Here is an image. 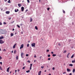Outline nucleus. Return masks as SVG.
<instances>
[{"mask_svg": "<svg viewBox=\"0 0 75 75\" xmlns=\"http://www.w3.org/2000/svg\"><path fill=\"white\" fill-rule=\"evenodd\" d=\"M32 47H35V43H32L31 44Z\"/></svg>", "mask_w": 75, "mask_h": 75, "instance_id": "nucleus-1", "label": "nucleus"}, {"mask_svg": "<svg viewBox=\"0 0 75 75\" xmlns=\"http://www.w3.org/2000/svg\"><path fill=\"white\" fill-rule=\"evenodd\" d=\"M4 42L3 41V40H0V44H3Z\"/></svg>", "mask_w": 75, "mask_h": 75, "instance_id": "nucleus-2", "label": "nucleus"}, {"mask_svg": "<svg viewBox=\"0 0 75 75\" xmlns=\"http://www.w3.org/2000/svg\"><path fill=\"white\" fill-rule=\"evenodd\" d=\"M23 55H24V53L23 52H22L21 53V58H24V57H23Z\"/></svg>", "mask_w": 75, "mask_h": 75, "instance_id": "nucleus-3", "label": "nucleus"}, {"mask_svg": "<svg viewBox=\"0 0 75 75\" xmlns=\"http://www.w3.org/2000/svg\"><path fill=\"white\" fill-rule=\"evenodd\" d=\"M24 47V45L23 44H22L21 46L20 47V49H22V48H23Z\"/></svg>", "mask_w": 75, "mask_h": 75, "instance_id": "nucleus-4", "label": "nucleus"}, {"mask_svg": "<svg viewBox=\"0 0 75 75\" xmlns=\"http://www.w3.org/2000/svg\"><path fill=\"white\" fill-rule=\"evenodd\" d=\"M3 32V30L2 29L0 30V33L1 34H3V33H2Z\"/></svg>", "mask_w": 75, "mask_h": 75, "instance_id": "nucleus-5", "label": "nucleus"}, {"mask_svg": "<svg viewBox=\"0 0 75 75\" xmlns=\"http://www.w3.org/2000/svg\"><path fill=\"white\" fill-rule=\"evenodd\" d=\"M33 65V64H30V70H31L32 68V66Z\"/></svg>", "mask_w": 75, "mask_h": 75, "instance_id": "nucleus-6", "label": "nucleus"}, {"mask_svg": "<svg viewBox=\"0 0 75 75\" xmlns=\"http://www.w3.org/2000/svg\"><path fill=\"white\" fill-rule=\"evenodd\" d=\"M21 8V11H24V7H22Z\"/></svg>", "mask_w": 75, "mask_h": 75, "instance_id": "nucleus-7", "label": "nucleus"}, {"mask_svg": "<svg viewBox=\"0 0 75 75\" xmlns=\"http://www.w3.org/2000/svg\"><path fill=\"white\" fill-rule=\"evenodd\" d=\"M17 45V44H15V45L13 46V48L14 49L16 47V46Z\"/></svg>", "mask_w": 75, "mask_h": 75, "instance_id": "nucleus-8", "label": "nucleus"}, {"mask_svg": "<svg viewBox=\"0 0 75 75\" xmlns=\"http://www.w3.org/2000/svg\"><path fill=\"white\" fill-rule=\"evenodd\" d=\"M6 13L7 14H8L10 13V11H6Z\"/></svg>", "mask_w": 75, "mask_h": 75, "instance_id": "nucleus-9", "label": "nucleus"}, {"mask_svg": "<svg viewBox=\"0 0 75 75\" xmlns=\"http://www.w3.org/2000/svg\"><path fill=\"white\" fill-rule=\"evenodd\" d=\"M10 67H8L7 69V72H9V69H10Z\"/></svg>", "mask_w": 75, "mask_h": 75, "instance_id": "nucleus-10", "label": "nucleus"}, {"mask_svg": "<svg viewBox=\"0 0 75 75\" xmlns=\"http://www.w3.org/2000/svg\"><path fill=\"white\" fill-rule=\"evenodd\" d=\"M67 71L68 72H70V71H71V70L69 69H67Z\"/></svg>", "mask_w": 75, "mask_h": 75, "instance_id": "nucleus-11", "label": "nucleus"}, {"mask_svg": "<svg viewBox=\"0 0 75 75\" xmlns=\"http://www.w3.org/2000/svg\"><path fill=\"white\" fill-rule=\"evenodd\" d=\"M18 11V9H15V12H17V11Z\"/></svg>", "mask_w": 75, "mask_h": 75, "instance_id": "nucleus-12", "label": "nucleus"}, {"mask_svg": "<svg viewBox=\"0 0 75 75\" xmlns=\"http://www.w3.org/2000/svg\"><path fill=\"white\" fill-rule=\"evenodd\" d=\"M18 6L19 7H20L21 6V4H18Z\"/></svg>", "mask_w": 75, "mask_h": 75, "instance_id": "nucleus-13", "label": "nucleus"}, {"mask_svg": "<svg viewBox=\"0 0 75 75\" xmlns=\"http://www.w3.org/2000/svg\"><path fill=\"white\" fill-rule=\"evenodd\" d=\"M3 38H4L3 36H1L0 37V40H1V39H3Z\"/></svg>", "mask_w": 75, "mask_h": 75, "instance_id": "nucleus-14", "label": "nucleus"}, {"mask_svg": "<svg viewBox=\"0 0 75 75\" xmlns=\"http://www.w3.org/2000/svg\"><path fill=\"white\" fill-rule=\"evenodd\" d=\"M69 54H70V53H69L68 54H67V58H69V57H68L69 56Z\"/></svg>", "mask_w": 75, "mask_h": 75, "instance_id": "nucleus-15", "label": "nucleus"}, {"mask_svg": "<svg viewBox=\"0 0 75 75\" xmlns=\"http://www.w3.org/2000/svg\"><path fill=\"white\" fill-rule=\"evenodd\" d=\"M16 52H17V51H16V50H15L14 51V54H16Z\"/></svg>", "mask_w": 75, "mask_h": 75, "instance_id": "nucleus-16", "label": "nucleus"}, {"mask_svg": "<svg viewBox=\"0 0 75 75\" xmlns=\"http://www.w3.org/2000/svg\"><path fill=\"white\" fill-rule=\"evenodd\" d=\"M41 71H40L39 72V73L38 75H41Z\"/></svg>", "mask_w": 75, "mask_h": 75, "instance_id": "nucleus-17", "label": "nucleus"}, {"mask_svg": "<svg viewBox=\"0 0 75 75\" xmlns=\"http://www.w3.org/2000/svg\"><path fill=\"white\" fill-rule=\"evenodd\" d=\"M14 35V34L13 33H11V37H12V36H13Z\"/></svg>", "mask_w": 75, "mask_h": 75, "instance_id": "nucleus-18", "label": "nucleus"}, {"mask_svg": "<svg viewBox=\"0 0 75 75\" xmlns=\"http://www.w3.org/2000/svg\"><path fill=\"white\" fill-rule=\"evenodd\" d=\"M75 72V69H74L72 71V72H73V73H74V72Z\"/></svg>", "mask_w": 75, "mask_h": 75, "instance_id": "nucleus-19", "label": "nucleus"}, {"mask_svg": "<svg viewBox=\"0 0 75 75\" xmlns=\"http://www.w3.org/2000/svg\"><path fill=\"white\" fill-rule=\"evenodd\" d=\"M30 72V70H28V71H26V72L27 73H28L29 72Z\"/></svg>", "mask_w": 75, "mask_h": 75, "instance_id": "nucleus-20", "label": "nucleus"}, {"mask_svg": "<svg viewBox=\"0 0 75 75\" xmlns=\"http://www.w3.org/2000/svg\"><path fill=\"white\" fill-rule=\"evenodd\" d=\"M33 21V19L31 18H30V22H31Z\"/></svg>", "mask_w": 75, "mask_h": 75, "instance_id": "nucleus-21", "label": "nucleus"}, {"mask_svg": "<svg viewBox=\"0 0 75 75\" xmlns=\"http://www.w3.org/2000/svg\"><path fill=\"white\" fill-rule=\"evenodd\" d=\"M69 66H70V67H72V66H73V64H70L69 65Z\"/></svg>", "mask_w": 75, "mask_h": 75, "instance_id": "nucleus-22", "label": "nucleus"}, {"mask_svg": "<svg viewBox=\"0 0 75 75\" xmlns=\"http://www.w3.org/2000/svg\"><path fill=\"white\" fill-rule=\"evenodd\" d=\"M74 62H75V59L74 60L72 61V63H74Z\"/></svg>", "mask_w": 75, "mask_h": 75, "instance_id": "nucleus-23", "label": "nucleus"}, {"mask_svg": "<svg viewBox=\"0 0 75 75\" xmlns=\"http://www.w3.org/2000/svg\"><path fill=\"white\" fill-rule=\"evenodd\" d=\"M35 28L36 30H38V28H37V26H35Z\"/></svg>", "mask_w": 75, "mask_h": 75, "instance_id": "nucleus-24", "label": "nucleus"}, {"mask_svg": "<svg viewBox=\"0 0 75 75\" xmlns=\"http://www.w3.org/2000/svg\"><path fill=\"white\" fill-rule=\"evenodd\" d=\"M16 59H18V56H16Z\"/></svg>", "mask_w": 75, "mask_h": 75, "instance_id": "nucleus-25", "label": "nucleus"}, {"mask_svg": "<svg viewBox=\"0 0 75 75\" xmlns=\"http://www.w3.org/2000/svg\"><path fill=\"white\" fill-rule=\"evenodd\" d=\"M74 54H73L72 56L71 57V58H74Z\"/></svg>", "mask_w": 75, "mask_h": 75, "instance_id": "nucleus-26", "label": "nucleus"}, {"mask_svg": "<svg viewBox=\"0 0 75 75\" xmlns=\"http://www.w3.org/2000/svg\"><path fill=\"white\" fill-rule=\"evenodd\" d=\"M8 3H11V2L10 1V0H9L8 1Z\"/></svg>", "mask_w": 75, "mask_h": 75, "instance_id": "nucleus-27", "label": "nucleus"}, {"mask_svg": "<svg viewBox=\"0 0 75 75\" xmlns=\"http://www.w3.org/2000/svg\"><path fill=\"white\" fill-rule=\"evenodd\" d=\"M56 56V54H53L52 55V56L53 57H55Z\"/></svg>", "mask_w": 75, "mask_h": 75, "instance_id": "nucleus-28", "label": "nucleus"}, {"mask_svg": "<svg viewBox=\"0 0 75 75\" xmlns=\"http://www.w3.org/2000/svg\"><path fill=\"white\" fill-rule=\"evenodd\" d=\"M66 52H67V51L66 50H65L63 52V53H64V54H65V53H66Z\"/></svg>", "mask_w": 75, "mask_h": 75, "instance_id": "nucleus-29", "label": "nucleus"}, {"mask_svg": "<svg viewBox=\"0 0 75 75\" xmlns=\"http://www.w3.org/2000/svg\"><path fill=\"white\" fill-rule=\"evenodd\" d=\"M0 69H1V70H2L3 69H2V67H1L0 66Z\"/></svg>", "mask_w": 75, "mask_h": 75, "instance_id": "nucleus-30", "label": "nucleus"}, {"mask_svg": "<svg viewBox=\"0 0 75 75\" xmlns=\"http://www.w3.org/2000/svg\"><path fill=\"white\" fill-rule=\"evenodd\" d=\"M3 24L1 22H0V25H1Z\"/></svg>", "mask_w": 75, "mask_h": 75, "instance_id": "nucleus-31", "label": "nucleus"}, {"mask_svg": "<svg viewBox=\"0 0 75 75\" xmlns=\"http://www.w3.org/2000/svg\"><path fill=\"white\" fill-rule=\"evenodd\" d=\"M50 8H47V10L48 11H49V10H50Z\"/></svg>", "mask_w": 75, "mask_h": 75, "instance_id": "nucleus-32", "label": "nucleus"}, {"mask_svg": "<svg viewBox=\"0 0 75 75\" xmlns=\"http://www.w3.org/2000/svg\"><path fill=\"white\" fill-rule=\"evenodd\" d=\"M63 13H65V11L63 9Z\"/></svg>", "mask_w": 75, "mask_h": 75, "instance_id": "nucleus-33", "label": "nucleus"}, {"mask_svg": "<svg viewBox=\"0 0 75 75\" xmlns=\"http://www.w3.org/2000/svg\"><path fill=\"white\" fill-rule=\"evenodd\" d=\"M25 67H23L22 68V69H25Z\"/></svg>", "mask_w": 75, "mask_h": 75, "instance_id": "nucleus-34", "label": "nucleus"}, {"mask_svg": "<svg viewBox=\"0 0 75 75\" xmlns=\"http://www.w3.org/2000/svg\"><path fill=\"white\" fill-rule=\"evenodd\" d=\"M27 1L28 3H30V0H27Z\"/></svg>", "mask_w": 75, "mask_h": 75, "instance_id": "nucleus-35", "label": "nucleus"}, {"mask_svg": "<svg viewBox=\"0 0 75 75\" xmlns=\"http://www.w3.org/2000/svg\"><path fill=\"white\" fill-rule=\"evenodd\" d=\"M17 26L18 27V28H20V26L18 25H17Z\"/></svg>", "mask_w": 75, "mask_h": 75, "instance_id": "nucleus-36", "label": "nucleus"}, {"mask_svg": "<svg viewBox=\"0 0 75 75\" xmlns=\"http://www.w3.org/2000/svg\"><path fill=\"white\" fill-rule=\"evenodd\" d=\"M27 62H28L29 63H30V61L28 60Z\"/></svg>", "mask_w": 75, "mask_h": 75, "instance_id": "nucleus-37", "label": "nucleus"}, {"mask_svg": "<svg viewBox=\"0 0 75 75\" xmlns=\"http://www.w3.org/2000/svg\"><path fill=\"white\" fill-rule=\"evenodd\" d=\"M29 45H29V44H27V47H29Z\"/></svg>", "mask_w": 75, "mask_h": 75, "instance_id": "nucleus-38", "label": "nucleus"}, {"mask_svg": "<svg viewBox=\"0 0 75 75\" xmlns=\"http://www.w3.org/2000/svg\"><path fill=\"white\" fill-rule=\"evenodd\" d=\"M50 56H51V55H50V54H48V57H50Z\"/></svg>", "mask_w": 75, "mask_h": 75, "instance_id": "nucleus-39", "label": "nucleus"}, {"mask_svg": "<svg viewBox=\"0 0 75 75\" xmlns=\"http://www.w3.org/2000/svg\"><path fill=\"white\" fill-rule=\"evenodd\" d=\"M11 17H9L8 18V19L9 20H11Z\"/></svg>", "mask_w": 75, "mask_h": 75, "instance_id": "nucleus-40", "label": "nucleus"}, {"mask_svg": "<svg viewBox=\"0 0 75 75\" xmlns=\"http://www.w3.org/2000/svg\"><path fill=\"white\" fill-rule=\"evenodd\" d=\"M6 51V49H4L3 50V51H4V52H5Z\"/></svg>", "mask_w": 75, "mask_h": 75, "instance_id": "nucleus-41", "label": "nucleus"}, {"mask_svg": "<svg viewBox=\"0 0 75 75\" xmlns=\"http://www.w3.org/2000/svg\"><path fill=\"white\" fill-rule=\"evenodd\" d=\"M48 60H51V58H48L47 59Z\"/></svg>", "mask_w": 75, "mask_h": 75, "instance_id": "nucleus-42", "label": "nucleus"}, {"mask_svg": "<svg viewBox=\"0 0 75 75\" xmlns=\"http://www.w3.org/2000/svg\"><path fill=\"white\" fill-rule=\"evenodd\" d=\"M3 24H6V23L4 22Z\"/></svg>", "mask_w": 75, "mask_h": 75, "instance_id": "nucleus-43", "label": "nucleus"}, {"mask_svg": "<svg viewBox=\"0 0 75 75\" xmlns=\"http://www.w3.org/2000/svg\"><path fill=\"white\" fill-rule=\"evenodd\" d=\"M50 50H49L48 49L47 50V52H48Z\"/></svg>", "mask_w": 75, "mask_h": 75, "instance_id": "nucleus-44", "label": "nucleus"}, {"mask_svg": "<svg viewBox=\"0 0 75 75\" xmlns=\"http://www.w3.org/2000/svg\"><path fill=\"white\" fill-rule=\"evenodd\" d=\"M26 57H28V54H26Z\"/></svg>", "mask_w": 75, "mask_h": 75, "instance_id": "nucleus-45", "label": "nucleus"}, {"mask_svg": "<svg viewBox=\"0 0 75 75\" xmlns=\"http://www.w3.org/2000/svg\"><path fill=\"white\" fill-rule=\"evenodd\" d=\"M52 69H53V70H54L55 69V68L53 67L52 68Z\"/></svg>", "mask_w": 75, "mask_h": 75, "instance_id": "nucleus-46", "label": "nucleus"}, {"mask_svg": "<svg viewBox=\"0 0 75 75\" xmlns=\"http://www.w3.org/2000/svg\"><path fill=\"white\" fill-rule=\"evenodd\" d=\"M41 68H42H42H44V67H42V66L41 67Z\"/></svg>", "mask_w": 75, "mask_h": 75, "instance_id": "nucleus-47", "label": "nucleus"}, {"mask_svg": "<svg viewBox=\"0 0 75 75\" xmlns=\"http://www.w3.org/2000/svg\"><path fill=\"white\" fill-rule=\"evenodd\" d=\"M0 64L1 65H2V62H0Z\"/></svg>", "mask_w": 75, "mask_h": 75, "instance_id": "nucleus-48", "label": "nucleus"}, {"mask_svg": "<svg viewBox=\"0 0 75 75\" xmlns=\"http://www.w3.org/2000/svg\"><path fill=\"white\" fill-rule=\"evenodd\" d=\"M1 59H2V57L0 56V60H1Z\"/></svg>", "mask_w": 75, "mask_h": 75, "instance_id": "nucleus-49", "label": "nucleus"}, {"mask_svg": "<svg viewBox=\"0 0 75 75\" xmlns=\"http://www.w3.org/2000/svg\"><path fill=\"white\" fill-rule=\"evenodd\" d=\"M63 74H66V72H64V73H63Z\"/></svg>", "mask_w": 75, "mask_h": 75, "instance_id": "nucleus-50", "label": "nucleus"}, {"mask_svg": "<svg viewBox=\"0 0 75 75\" xmlns=\"http://www.w3.org/2000/svg\"><path fill=\"white\" fill-rule=\"evenodd\" d=\"M51 54H54V52H51Z\"/></svg>", "mask_w": 75, "mask_h": 75, "instance_id": "nucleus-51", "label": "nucleus"}, {"mask_svg": "<svg viewBox=\"0 0 75 75\" xmlns=\"http://www.w3.org/2000/svg\"><path fill=\"white\" fill-rule=\"evenodd\" d=\"M20 25H21V26H22V25H23V24L22 23Z\"/></svg>", "mask_w": 75, "mask_h": 75, "instance_id": "nucleus-52", "label": "nucleus"}, {"mask_svg": "<svg viewBox=\"0 0 75 75\" xmlns=\"http://www.w3.org/2000/svg\"><path fill=\"white\" fill-rule=\"evenodd\" d=\"M42 57V56H41L40 57V59H41Z\"/></svg>", "mask_w": 75, "mask_h": 75, "instance_id": "nucleus-53", "label": "nucleus"}, {"mask_svg": "<svg viewBox=\"0 0 75 75\" xmlns=\"http://www.w3.org/2000/svg\"><path fill=\"white\" fill-rule=\"evenodd\" d=\"M69 75H72V73H70L69 74Z\"/></svg>", "mask_w": 75, "mask_h": 75, "instance_id": "nucleus-54", "label": "nucleus"}, {"mask_svg": "<svg viewBox=\"0 0 75 75\" xmlns=\"http://www.w3.org/2000/svg\"><path fill=\"white\" fill-rule=\"evenodd\" d=\"M19 71H20V70L18 69V72H19Z\"/></svg>", "mask_w": 75, "mask_h": 75, "instance_id": "nucleus-55", "label": "nucleus"}, {"mask_svg": "<svg viewBox=\"0 0 75 75\" xmlns=\"http://www.w3.org/2000/svg\"><path fill=\"white\" fill-rule=\"evenodd\" d=\"M7 1V0H4V1L6 2Z\"/></svg>", "mask_w": 75, "mask_h": 75, "instance_id": "nucleus-56", "label": "nucleus"}, {"mask_svg": "<svg viewBox=\"0 0 75 75\" xmlns=\"http://www.w3.org/2000/svg\"><path fill=\"white\" fill-rule=\"evenodd\" d=\"M14 29L13 28V29H12V30L13 31H14Z\"/></svg>", "mask_w": 75, "mask_h": 75, "instance_id": "nucleus-57", "label": "nucleus"}, {"mask_svg": "<svg viewBox=\"0 0 75 75\" xmlns=\"http://www.w3.org/2000/svg\"><path fill=\"white\" fill-rule=\"evenodd\" d=\"M17 72V70H15V73H16V72Z\"/></svg>", "mask_w": 75, "mask_h": 75, "instance_id": "nucleus-58", "label": "nucleus"}, {"mask_svg": "<svg viewBox=\"0 0 75 75\" xmlns=\"http://www.w3.org/2000/svg\"><path fill=\"white\" fill-rule=\"evenodd\" d=\"M11 52H12V53H13V51H12Z\"/></svg>", "mask_w": 75, "mask_h": 75, "instance_id": "nucleus-59", "label": "nucleus"}, {"mask_svg": "<svg viewBox=\"0 0 75 75\" xmlns=\"http://www.w3.org/2000/svg\"><path fill=\"white\" fill-rule=\"evenodd\" d=\"M58 45H60V43H59Z\"/></svg>", "mask_w": 75, "mask_h": 75, "instance_id": "nucleus-60", "label": "nucleus"}, {"mask_svg": "<svg viewBox=\"0 0 75 75\" xmlns=\"http://www.w3.org/2000/svg\"><path fill=\"white\" fill-rule=\"evenodd\" d=\"M49 75H51V74H49Z\"/></svg>", "mask_w": 75, "mask_h": 75, "instance_id": "nucleus-61", "label": "nucleus"}, {"mask_svg": "<svg viewBox=\"0 0 75 75\" xmlns=\"http://www.w3.org/2000/svg\"><path fill=\"white\" fill-rule=\"evenodd\" d=\"M35 61H36V60H35L34 61V62H35Z\"/></svg>", "mask_w": 75, "mask_h": 75, "instance_id": "nucleus-62", "label": "nucleus"}, {"mask_svg": "<svg viewBox=\"0 0 75 75\" xmlns=\"http://www.w3.org/2000/svg\"><path fill=\"white\" fill-rule=\"evenodd\" d=\"M35 57V58H36L37 57H36V56H35H35H34V57Z\"/></svg>", "mask_w": 75, "mask_h": 75, "instance_id": "nucleus-63", "label": "nucleus"}, {"mask_svg": "<svg viewBox=\"0 0 75 75\" xmlns=\"http://www.w3.org/2000/svg\"><path fill=\"white\" fill-rule=\"evenodd\" d=\"M11 71L10 72V74H11Z\"/></svg>", "mask_w": 75, "mask_h": 75, "instance_id": "nucleus-64", "label": "nucleus"}]
</instances>
